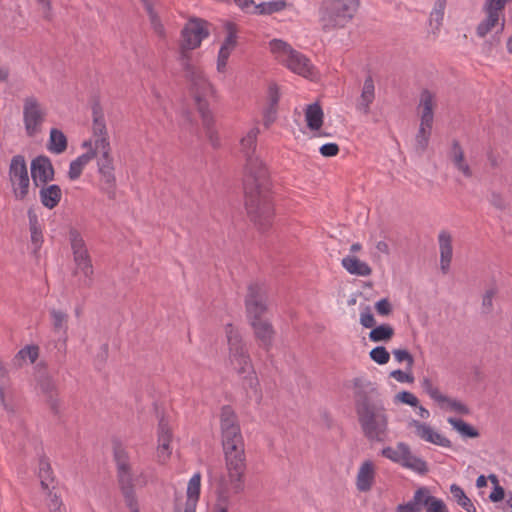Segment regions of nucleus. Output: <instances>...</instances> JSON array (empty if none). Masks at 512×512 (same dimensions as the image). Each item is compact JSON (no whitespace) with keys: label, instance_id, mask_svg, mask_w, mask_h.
<instances>
[{"label":"nucleus","instance_id":"nucleus-1","mask_svg":"<svg viewBox=\"0 0 512 512\" xmlns=\"http://www.w3.org/2000/svg\"><path fill=\"white\" fill-rule=\"evenodd\" d=\"M259 127L250 128L240 140L241 152L246 158L244 170L245 205L250 219L262 231L271 227L274 208L270 197L268 171L255 155Z\"/></svg>","mask_w":512,"mask_h":512},{"label":"nucleus","instance_id":"nucleus-2","mask_svg":"<svg viewBox=\"0 0 512 512\" xmlns=\"http://www.w3.org/2000/svg\"><path fill=\"white\" fill-rule=\"evenodd\" d=\"M355 410L363 435L370 442H384L389 432V415L371 382L354 378Z\"/></svg>","mask_w":512,"mask_h":512},{"label":"nucleus","instance_id":"nucleus-3","mask_svg":"<svg viewBox=\"0 0 512 512\" xmlns=\"http://www.w3.org/2000/svg\"><path fill=\"white\" fill-rule=\"evenodd\" d=\"M225 334L228 344V363L247 381L249 387L260 395L259 380L256 376L248 349L243 342L239 331L232 325L225 326Z\"/></svg>","mask_w":512,"mask_h":512},{"label":"nucleus","instance_id":"nucleus-4","mask_svg":"<svg viewBox=\"0 0 512 512\" xmlns=\"http://www.w3.org/2000/svg\"><path fill=\"white\" fill-rule=\"evenodd\" d=\"M114 460L116 463L117 480L124 497L126 506L131 512H139L135 486H145L147 478L143 472L135 474L130 463V457L121 445L114 447Z\"/></svg>","mask_w":512,"mask_h":512},{"label":"nucleus","instance_id":"nucleus-5","mask_svg":"<svg viewBox=\"0 0 512 512\" xmlns=\"http://www.w3.org/2000/svg\"><path fill=\"white\" fill-rule=\"evenodd\" d=\"M210 484L215 495L213 512H228L232 506L233 496L245 489V474L225 470L217 475H211Z\"/></svg>","mask_w":512,"mask_h":512},{"label":"nucleus","instance_id":"nucleus-6","mask_svg":"<svg viewBox=\"0 0 512 512\" xmlns=\"http://www.w3.org/2000/svg\"><path fill=\"white\" fill-rule=\"evenodd\" d=\"M360 0H322L319 8L324 30L343 28L355 16Z\"/></svg>","mask_w":512,"mask_h":512},{"label":"nucleus","instance_id":"nucleus-7","mask_svg":"<svg viewBox=\"0 0 512 512\" xmlns=\"http://www.w3.org/2000/svg\"><path fill=\"white\" fill-rule=\"evenodd\" d=\"M69 241L75 264L73 275L77 278V286L91 288L94 284V268L86 243L76 229L69 231Z\"/></svg>","mask_w":512,"mask_h":512},{"label":"nucleus","instance_id":"nucleus-8","mask_svg":"<svg viewBox=\"0 0 512 512\" xmlns=\"http://www.w3.org/2000/svg\"><path fill=\"white\" fill-rule=\"evenodd\" d=\"M180 65L185 71V77L190 82V90L194 96L199 112L201 107L208 110V101L214 97L215 91L204 72L193 65L191 58L182 57Z\"/></svg>","mask_w":512,"mask_h":512},{"label":"nucleus","instance_id":"nucleus-9","mask_svg":"<svg viewBox=\"0 0 512 512\" xmlns=\"http://www.w3.org/2000/svg\"><path fill=\"white\" fill-rule=\"evenodd\" d=\"M269 46L276 59L288 69L304 77L312 75L313 65L310 60L304 54L294 50L288 43L280 39H273Z\"/></svg>","mask_w":512,"mask_h":512},{"label":"nucleus","instance_id":"nucleus-10","mask_svg":"<svg viewBox=\"0 0 512 512\" xmlns=\"http://www.w3.org/2000/svg\"><path fill=\"white\" fill-rule=\"evenodd\" d=\"M95 146L99 151L95 158H97V171L100 176V189L112 199L115 197L116 177L110 141L95 140Z\"/></svg>","mask_w":512,"mask_h":512},{"label":"nucleus","instance_id":"nucleus-11","mask_svg":"<svg viewBox=\"0 0 512 512\" xmlns=\"http://www.w3.org/2000/svg\"><path fill=\"white\" fill-rule=\"evenodd\" d=\"M8 182L15 200L24 201L27 199L31 183L27 162L23 155L18 154L11 158L8 168Z\"/></svg>","mask_w":512,"mask_h":512},{"label":"nucleus","instance_id":"nucleus-12","mask_svg":"<svg viewBox=\"0 0 512 512\" xmlns=\"http://www.w3.org/2000/svg\"><path fill=\"white\" fill-rule=\"evenodd\" d=\"M208 36L207 22L200 18H190L181 31L179 62H182L183 56L191 58L190 51L198 48Z\"/></svg>","mask_w":512,"mask_h":512},{"label":"nucleus","instance_id":"nucleus-13","mask_svg":"<svg viewBox=\"0 0 512 512\" xmlns=\"http://www.w3.org/2000/svg\"><path fill=\"white\" fill-rule=\"evenodd\" d=\"M444 504L442 499L431 494L428 487L420 486L409 501L397 505L396 512H422L424 508L425 512H439Z\"/></svg>","mask_w":512,"mask_h":512},{"label":"nucleus","instance_id":"nucleus-14","mask_svg":"<svg viewBox=\"0 0 512 512\" xmlns=\"http://www.w3.org/2000/svg\"><path fill=\"white\" fill-rule=\"evenodd\" d=\"M46 115V109L36 97L30 96L24 99L23 123L28 136L33 137L41 131Z\"/></svg>","mask_w":512,"mask_h":512},{"label":"nucleus","instance_id":"nucleus-15","mask_svg":"<svg viewBox=\"0 0 512 512\" xmlns=\"http://www.w3.org/2000/svg\"><path fill=\"white\" fill-rule=\"evenodd\" d=\"M245 306L249 321L262 318L267 310V294L264 285L251 283L248 286Z\"/></svg>","mask_w":512,"mask_h":512},{"label":"nucleus","instance_id":"nucleus-16","mask_svg":"<svg viewBox=\"0 0 512 512\" xmlns=\"http://www.w3.org/2000/svg\"><path fill=\"white\" fill-rule=\"evenodd\" d=\"M220 428L222 445L243 440L238 417L229 405L221 408Z\"/></svg>","mask_w":512,"mask_h":512},{"label":"nucleus","instance_id":"nucleus-17","mask_svg":"<svg viewBox=\"0 0 512 512\" xmlns=\"http://www.w3.org/2000/svg\"><path fill=\"white\" fill-rule=\"evenodd\" d=\"M31 177L36 185L47 184L54 179V167L49 157L39 155L31 161Z\"/></svg>","mask_w":512,"mask_h":512},{"label":"nucleus","instance_id":"nucleus-18","mask_svg":"<svg viewBox=\"0 0 512 512\" xmlns=\"http://www.w3.org/2000/svg\"><path fill=\"white\" fill-rule=\"evenodd\" d=\"M225 27L227 31V36L220 47L217 58V70L221 73L225 71L227 61L230 57L231 52L236 47L237 43V30L235 25L231 22H228Z\"/></svg>","mask_w":512,"mask_h":512},{"label":"nucleus","instance_id":"nucleus-19","mask_svg":"<svg viewBox=\"0 0 512 512\" xmlns=\"http://www.w3.org/2000/svg\"><path fill=\"white\" fill-rule=\"evenodd\" d=\"M172 430L168 422L161 418L158 425V446L157 457L160 463H165L172 453L171 450Z\"/></svg>","mask_w":512,"mask_h":512},{"label":"nucleus","instance_id":"nucleus-20","mask_svg":"<svg viewBox=\"0 0 512 512\" xmlns=\"http://www.w3.org/2000/svg\"><path fill=\"white\" fill-rule=\"evenodd\" d=\"M376 479V466L371 460L363 461L357 471L355 485L359 492H369Z\"/></svg>","mask_w":512,"mask_h":512},{"label":"nucleus","instance_id":"nucleus-21","mask_svg":"<svg viewBox=\"0 0 512 512\" xmlns=\"http://www.w3.org/2000/svg\"><path fill=\"white\" fill-rule=\"evenodd\" d=\"M453 237L447 230H441L438 234V245L440 254V269L443 274L450 271L453 258Z\"/></svg>","mask_w":512,"mask_h":512},{"label":"nucleus","instance_id":"nucleus-22","mask_svg":"<svg viewBox=\"0 0 512 512\" xmlns=\"http://www.w3.org/2000/svg\"><path fill=\"white\" fill-rule=\"evenodd\" d=\"M249 322L253 328L255 338L260 343V346L263 347L266 351H269L275 336V331L272 324L267 320H263L262 318L251 320Z\"/></svg>","mask_w":512,"mask_h":512},{"label":"nucleus","instance_id":"nucleus-23","mask_svg":"<svg viewBox=\"0 0 512 512\" xmlns=\"http://www.w3.org/2000/svg\"><path fill=\"white\" fill-rule=\"evenodd\" d=\"M436 106V98L433 93L425 89L420 94L418 109L420 110V123L424 125H432L434 119V107Z\"/></svg>","mask_w":512,"mask_h":512},{"label":"nucleus","instance_id":"nucleus-24","mask_svg":"<svg viewBox=\"0 0 512 512\" xmlns=\"http://www.w3.org/2000/svg\"><path fill=\"white\" fill-rule=\"evenodd\" d=\"M450 159L454 167L462 173L464 177L471 178L473 176L472 169L465 159L464 150L457 140L452 142Z\"/></svg>","mask_w":512,"mask_h":512},{"label":"nucleus","instance_id":"nucleus-25","mask_svg":"<svg viewBox=\"0 0 512 512\" xmlns=\"http://www.w3.org/2000/svg\"><path fill=\"white\" fill-rule=\"evenodd\" d=\"M39 197L41 204L47 209L55 208L61 198H62V190L57 184H43L39 191Z\"/></svg>","mask_w":512,"mask_h":512},{"label":"nucleus","instance_id":"nucleus-26","mask_svg":"<svg viewBox=\"0 0 512 512\" xmlns=\"http://www.w3.org/2000/svg\"><path fill=\"white\" fill-rule=\"evenodd\" d=\"M144 8L148 14L149 21L151 28L153 29L154 33L161 39L166 38V29L164 24L162 23L158 12L156 11L155 7L158 3L157 0H141Z\"/></svg>","mask_w":512,"mask_h":512},{"label":"nucleus","instance_id":"nucleus-27","mask_svg":"<svg viewBox=\"0 0 512 512\" xmlns=\"http://www.w3.org/2000/svg\"><path fill=\"white\" fill-rule=\"evenodd\" d=\"M343 268L351 275L367 277L371 275V267L356 256L348 255L341 260Z\"/></svg>","mask_w":512,"mask_h":512},{"label":"nucleus","instance_id":"nucleus-28","mask_svg":"<svg viewBox=\"0 0 512 512\" xmlns=\"http://www.w3.org/2000/svg\"><path fill=\"white\" fill-rule=\"evenodd\" d=\"M402 447V453L403 458L401 461V466L410 469L418 474H425L428 472V466L427 463L420 457H417L416 455H413L411 453V450L409 446H401Z\"/></svg>","mask_w":512,"mask_h":512},{"label":"nucleus","instance_id":"nucleus-29","mask_svg":"<svg viewBox=\"0 0 512 512\" xmlns=\"http://www.w3.org/2000/svg\"><path fill=\"white\" fill-rule=\"evenodd\" d=\"M49 314L53 332L66 340L69 319L67 312L60 309L51 308L49 310Z\"/></svg>","mask_w":512,"mask_h":512},{"label":"nucleus","instance_id":"nucleus-30","mask_svg":"<svg viewBox=\"0 0 512 512\" xmlns=\"http://www.w3.org/2000/svg\"><path fill=\"white\" fill-rule=\"evenodd\" d=\"M96 157V153L93 151H86L79 155L76 159L72 160L69 164L68 178L71 181H75L80 178L86 165Z\"/></svg>","mask_w":512,"mask_h":512},{"label":"nucleus","instance_id":"nucleus-31","mask_svg":"<svg viewBox=\"0 0 512 512\" xmlns=\"http://www.w3.org/2000/svg\"><path fill=\"white\" fill-rule=\"evenodd\" d=\"M375 98V86L371 76L367 77L364 81L360 99L357 103V109L364 114L370 111V105Z\"/></svg>","mask_w":512,"mask_h":512},{"label":"nucleus","instance_id":"nucleus-32","mask_svg":"<svg viewBox=\"0 0 512 512\" xmlns=\"http://www.w3.org/2000/svg\"><path fill=\"white\" fill-rule=\"evenodd\" d=\"M92 114H93L92 131H93L95 140L105 139L106 141H109L104 114L102 112L101 107L98 104H95L93 106Z\"/></svg>","mask_w":512,"mask_h":512},{"label":"nucleus","instance_id":"nucleus-33","mask_svg":"<svg viewBox=\"0 0 512 512\" xmlns=\"http://www.w3.org/2000/svg\"><path fill=\"white\" fill-rule=\"evenodd\" d=\"M323 110L318 103H312L305 108V120L307 127L312 131L319 130L323 125Z\"/></svg>","mask_w":512,"mask_h":512},{"label":"nucleus","instance_id":"nucleus-34","mask_svg":"<svg viewBox=\"0 0 512 512\" xmlns=\"http://www.w3.org/2000/svg\"><path fill=\"white\" fill-rule=\"evenodd\" d=\"M67 145L68 142L65 134L57 128H52L50 130L47 149L51 153L59 155L62 154L67 149Z\"/></svg>","mask_w":512,"mask_h":512},{"label":"nucleus","instance_id":"nucleus-35","mask_svg":"<svg viewBox=\"0 0 512 512\" xmlns=\"http://www.w3.org/2000/svg\"><path fill=\"white\" fill-rule=\"evenodd\" d=\"M202 117L203 126L205 128L206 136L213 147L220 146V137L218 135L217 130L214 127V118L209 110L203 109L201 107V112H199Z\"/></svg>","mask_w":512,"mask_h":512},{"label":"nucleus","instance_id":"nucleus-36","mask_svg":"<svg viewBox=\"0 0 512 512\" xmlns=\"http://www.w3.org/2000/svg\"><path fill=\"white\" fill-rule=\"evenodd\" d=\"M225 470L234 471L245 474L246 471V455L244 453H234L224 455Z\"/></svg>","mask_w":512,"mask_h":512},{"label":"nucleus","instance_id":"nucleus-37","mask_svg":"<svg viewBox=\"0 0 512 512\" xmlns=\"http://www.w3.org/2000/svg\"><path fill=\"white\" fill-rule=\"evenodd\" d=\"M201 487V474L199 472L192 475L187 485V499L185 505L197 506Z\"/></svg>","mask_w":512,"mask_h":512},{"label":"nucleus","instance_id":"nucleus-38","mask_svg":"<svg viewBox=\"0 0 512 512\" xmlns=\"http://www.w3.org/2000/svg\"><path fill=\"white\" fill-rule=\"evenodd\" d=\"M449 490L454 501L466 512H476V507L459 485L451 484Z\"/></svg>","mask_w":512,"mask_h":512},{"label":"nucleus","instance_id":"nucleus-39","mask_svg":"<svg viewBox=\"0 0 512 512\" xmlns=\"http://www.w3.org/2000/svg\"><path fill=\"white\" fill-rule=\"evenodd\" d=\"M39 387L42 392L49 395V402L51 409L57 413L59 408V401L54 398L53 393L56 391V384L50 376H43L39 380Z\"/></svg>","mask_w":512,"mask_h":512},{"label":"nucleus","instance_id":"nucleus-40","mask_svg":"<svg viewBox=\"0 0 512 512\" xmlns=\"http://www.w3.org/2000/svg\"><path fill=\"white\" fill-rule=\"evenodd\" d=\"M447 421L463 437L477 438L479 436L478 430L462 419L449 417Z\"/></svg>","mask_w":512,"mask_h":512},{"label":"nucleus","instance_id":"nucleus-41","mask_svg":"<svg viewBox=\"0 0 512 512\" xmlns=\"http://www.w3.org/2000/svg\"><path fill=\"white\" fill-rule=\"evenodd\" d=\"M39 478L43 490H49V488L55 489L53 485L54 477L52 476V469L46 459L39 461Z\"/></svg>","mask_w":512,"mask_h":512},{"label":"nucleus","instance_id":"nucleus-42","mask_svg":"<svg viewBox=\"0 0 512 512\" xmlns=\"http://www.w3.org/2000/svg\"><path fill=\"white\" fill-rule=\"evenodd\" d=\"M286 5L284 0L262 2L255 5V13L259 15H270L284 10Z\"/></svg>","mask_w":512,"mask_h":512},{"label":"nucleus","instance_id":"nucleus-43","mask_svg":"<svg viewBox=\"0 0 512 512\" xmlns=\"http://www.w3.org/2000/svg\"><path fill=\"white\" fill-rule=\"evenodd\" d=\"M486 17L477 25L476 34L479 38H484L499 23L500 17L497 14L485 13Z\"/></svg>","mask_w":512,"mask_h":512},{"label":"nucleus","instance_id":"nucleus-44","mask_svg":"<svg viewBox=\"0 0 512 512\" xmlns=\"http://www.w3.org/2000/svg\"><path fill=\"white\" fill-rule=\"evenodd\" d=\"M394 335V329L389 324H381L374 327L369 333V339L372 342H386L389 341Z\"/></svg>","mask_w":512,"mask_h":512},{"label":"nucleus","instance_id":"nucleus-45","mask_svg":"<svg viewBox=\"0 0 512 512\" xmlns=\"http://www.w3.org/2000/svg\"><path fill=\"white\" fill-rule=\"evenodd\" d=\"M31 242L35 249H39L43 242L42 230L38 223L37 216L31 212L28 213Z\"/></svg>","mask_w":512,"mask_h":512},{"label":"nucleus","instance_id":"nucleus-46","mask_svg":"<svg viewBox=\"0 0 512 512\" xmlns=\"http://www.w3.org/2000/svg\"><path fill=\"white\" fill-rule=\"evenodd\" d=\"M431 129H432V125L422 126V124L420 123L419 130H418V133H417L416 139H415V141H416L415 148L418 152L422 153L426 150L428 143H429Z\"/></svg>","mask_w":512,"mask_h":512},{"label":"nucleus","instance_id":"nucleus-47","mask_svg":"<svg viewBox=\"0 0 512 512\" xmlns=\"http://www.w3.org/2000/svg\"><path fill=\"white\" fill-rule=\"evenodd\" d=\"M446 0H436L434 7L430 13V25L435 24V29L439 30L444 18Z\"/></svg>","mask_w":512,"mask_h":512},{"label":"nucleus","instance_id":"nucleus-48","mask_svg":"<svg viewBox=\"0 0 512 512\" xmlns=\"http://www.w3.org/2000/svg\"><path fill=\"white\" fill-rule=\"evenodd\" d=\"M444 399L445 400H438L437 402L441 408H447L464 415L469 413L468 407L461 401L449 398L446 395H444Z\"/></svg>","mask_w":512,"mask_h":512},{"label":"nucleus","instance_id":"nucleus-49","mask_svg":"<svg viewBox=\"0 0 512 512\" xmlns=\"http://www.w3.org/2000/svg\"><path fill=\"white\" fill-rule=\"evenodd\" d=\"M401 446H408L406 443L404 442H399L396 447H391V446H387V447H384L382 450H381V455L389 460H391L392 462H395V463H398V464H401V461H402V458H403V453H402V447Z\"/></svg>","mask_w":512,"mask_h":512},{"label":"nucleus","instance_id":"nucleus-50","mask_svg":"<svg viewBox=\"0 0 512 512\" xmlns=\"http://www.w3.org/2000/svg\"><path fill=\"white\" fill-rule=\"evenodd\" d=\"M423 391L435 402L438 400H445L444 394L440 392L439 388L433 384L431 379L424 377L420 382Z\"/></svg>","mask_w":512,"mask_h":512},{"label":"nucleus","instance_id":"nucleus-51","mask_svg":"<svg viewBox=\"0 0 512 512\" xmlns=\"http://www.w3.org/2000/svg\"><path fill=\"white\" fill-rule=\"evenodd\" d=\"M39 356V348L36 345H27L20 349L15 356V361L29 360L30 363H34Z\"/></svg>","mask_w":512,"mask_h":512},{"label":"nucleus","instance_id":"nucleus-52","mask_svg":"<svg viewBox=\"0 0 512 512\" xmlns=\"http://www.w3.org/2000/svg\"><path fill=\"white\" fill-rule=\"evenodd\" d=\"M38 11L41 13L45 21L52 22L55 17V12L52 5V0H35Z\"/></svg>","mask_w":512,"mask_h":512},{"label":"nucleus","instance_id":"nucleus-53","mask_svg":"<svg viewBox=\"0 0 512 512\" xmlns=\"http://www.w3.org/2000/svg\"><path fill=\"white\" fill-rule=\"evenodd\" d=\"M410 426L415 429L416 435L422 440L426 442L432 440L431 433L433 429L428 424L422 423L418 420H412L410 422Z\"/></svg>","mask_w":512,"mask_h":512},{"label":"nucleus","instance_id":"nucleus-54","mask_svg":"<svg viewBox=\"0 0 512 512\" xmlns=\"http://www.w3.org/2000/svg\"><path fill=\"white\" fill-rule=\"evenodd\" d=\"M48 492V503L47 506L51 512H66V509L63 505V502L57 493L54 492V489L49 488L46 490Z\"/></svg>","mask_w":512,"mask_h":512},{"label":"nucleus","instance_id":"nucleus-55","mask_svg":"<svg viewBox=\"0 0 512 512\" xmlns=\"http://www.w3.org/2000/svg\"><path fill=\"white\" fill-rule=\"evenodd\" d=\"M370 358L379 365L388 363L390 359V353L384 346H377L373 348L369 353Z\"/></svg>","mask_w":512,"mask_h":512},{"label":"nucleus","instance_id":"nucleus-56","mask_svg":"<svg viewBox=\"0 0 512 512\" xmlns=\"http://www.w3.org/2000/svg\"><path fill=\"white\" fill-rule=\"evenodd\" d=\"M497 294V289L493 286L488 288L482 296V312L489 314L493 310V300Z\"/></svg>","mask_w":512,"mask_h":512},{"label":"nucleus","instance_id":"nucleus-57","mask_svg":"<svg viewBox=\"0 0 512 512\" xmlns=\"http://www.w3.org/2000/svg\"><path fill=\"white\" fill-rule=\"evenodd\" d=\"M507 1L508 0H485L483 11L485 13H492L500 16V13L504 10Z\"/></svg>","mask_w":512,"mask_h":512},{"label":"nucleus","instance_id":"nucleus-58","mask_svg":"<svg viewBox=\"0 0 512 512\" xmlns=\"http://www.w3.org/2000/svg\"><path fill=\"white\" fill-rule=\"evenodd\" d=\"M489 203L499 211H504L508 208V202L501 192L493 191L489 197Z\"/></svg>","mask_w":512,"mask_h":512},{"label":"nucleus","instance_id":"nucleus-59","mask_svg":"<svg viewBox=\"0 0 512 512\" xmlns=\"http://www.w3.org/2000/svg\"><path fill=\"white\" fill-rule=\"evenodd\" d=\"M392 354L394 356L395 361L398 363L406 362L409 369L412 368L414 364V358L411 353L406 349H393Z\"/></svg>","mask_w":512,"mask_h":512},{"label":"nucleus","instance_id":"nucleus-60","mask_svg":"<svg viewBox=\"0 0 512 512\" xmlns=\"http://www.w3.org/2000/svg\"><path fill=\"white\" fill-rule=\"evenodd\" d=\"M489 478L495 483L493 491L489 495V499L492 502H499L504 499L505 491L502 486L498 484L497 478L494 474H491Z\"/></svg>","mask_w":512,"mask_h":512},{"label":"nucleus","instance_id":"nucleus-61","mask_svg":"<svg viewBox=\"0 0 512 512\" xmlns=\"http://www.w3.org/2000/svg\"><path fill=\"white\" fill-rule=\"evenodd\" d=\"M360 324L364 328H373L375 325V318L371 313L369 306H366L360 313Z\"/></svg>","mask_w":512,"mask_h":512},{"label":"nucleus","instance_id":"nucleus-62","mask_svg":"<svg viewBox=\"0 0 512 512\" xmlns=\"http://www.w3.org/2000/svg\"><path fill=\"white\" fill-rule=\"evenodd\" d=\"M222 447H223L224 455H226V454H234V453L235 454L236 453H244L245 452L244 439L240 440V441H237V442L223 444Z\"/></svg>","mask_w":512,"mask_h":512},{"label":"nucleus","instance_id":"nucleus-63","mask_svg":"<svg viewBox=\"0 0 512 512\" xmlns=\"http://www.w3.org/2000/svg\"><path fill=\"white\" fill-rule=\"evenodd\" d=\"M396 399L404 404L417 407L419 404L418 398L409 391H402L396 395Z\"/></svg>","mask_w":512,"mask_h":512},{"label":"nucleus","instance_id":"nucleus-64","mask_svg":"<svg viewBox=\"0 0 512 512\" xmlns=\"http://www.w3.org/2000/svg\"><path fill=\"white\" fill-rule=\"evenodd\" d=\"M375 309L379 315L387 316L392 312V305L387 298H383L375 303Z\"/></svg>","mask_w":512,"mask_h":512}]
</instances>
